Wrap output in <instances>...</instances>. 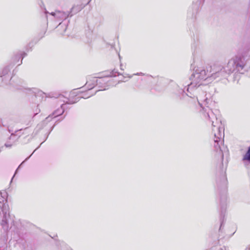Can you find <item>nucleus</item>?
Instances as JSON below:
<instances>
[{
	"mask_svg": "<svg viewBox=\"0 0 250 250\" xmlns=\"http://www.w3.org/2000/svg\"><path fill=\"white\" fill-rule=\"evenodd\" d=\"M243 160L250 161V146L249 147L247 152L244 156Z\"/></svg>",
	"mask_w": 250,
	"mask_h": 250,
	"instance_id": "f257e3e1",
	"label": "nucleus"
},
{
	"mask_svg": "<svg viewBox=\"0 0 250 250\" xmlns=\"http://www.w3.org/2000/svg\"><path fill=\"white\" fill-rule=\"evenodd\" d=\"M60 98H62L63 99H65V100H63V103H65V104H73L72 103L69 102V101L67 98H65V97H64L63 96H62V97L60 96Z\"/></svg>",
	"mask_w": 250,
	"mask_h": 250,
	"instance_id": "f03ea898",
	"label": "nucleus"
},
{
	"mask_svg": "<svg viewBox=\"0 0 250 250\" xmlns=\"http://www.w3.org/2000/svg\"><path fill=\"white\" fill-rule=\"evenodd\" d=\"M220 141V139L219 138H217L215 140H214V142L215 143H217V144L218 143V142Z\"/></svg>",
	"mask_w": 250,
	"mask_h": 250,
	"instance_id": "7ed1b4c3",
	"label": "nucleus"
},
{
	"mask_svg": "<svg viewBox=\"0 0 250 250\" xmlns=\"http://www.w3.org/2000/svg\"><path fill=\"white\" fill-rule=\"evenodd\" d=\"M201 73H204V74L205 76H206V75H207L206 71L205 70H202V71H201Z\"/></svg>",
	"mask_w": 250,
	"mask_h": 250,
	"instance_id": "20e7f679",
	"label": "nucleus"
},
{
	"mask_svg": "<svg viewBox=\"0 0 250 250\" xmlns=\"http://www.w3.org/2000/svg\"><path fill=\"white\" fill-rule=\"evenodd\" d=\"M94 85H92L91 87H87V88H88V90H90V89H92V88L94 87Z\"/></svg>",
	"mask_w": 250,
	"mask_h": 250,
	"instance_id": "39448f33",
	"label": "nucleus"
},
{
	"mask_svg": "<svg viewBox=\"0 0 250 250\" xmlns=\"http://www.w3.org/2000/svg\"><path fill=\"white\" fill-rule=\"evenodd\" d=\"M209 69H210V72H211V66L209 67Z\"/></svg>",
	"mask_w": 250,
	"mask_h": 250,
	"instance_id": "423d86ee",
	"label": "nucleus"
}]
</instances>
